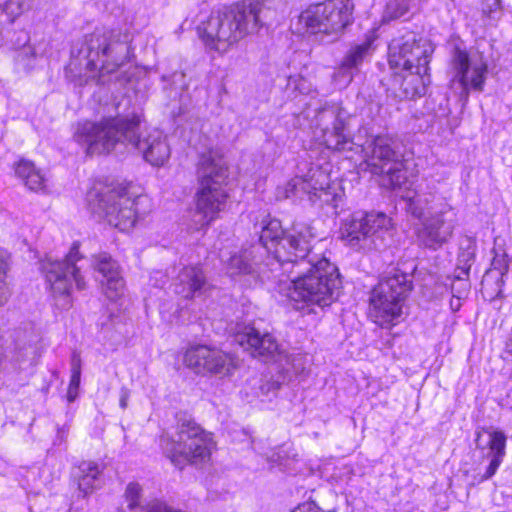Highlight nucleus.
<instances>
[{"label": "nucleus", "instance_id": "obj_34", "mask_svg": "<svg viewBox=\"0 0 512 512\" xmlns=\"http://www.w3.org/2000/svg\"><path fill=\"white\" fill-rule=\"evenodd\" d=\"M142 488L138 483H129L125 491V499L128 503V508L134 510L140 505Z\"/></svg>", "mask_w": 512, "mask_h": 512}, {"label": "nucleus", "instance_id": "obj_10", "mask_svg": "<svg viewBox=\"0 0 512 512\" xmlns=\"http://www.w3.org/2000/svg\"><path fill=\"white\" fill-rule=\"evenodd\" d=\"M365 162L371 173L380 175V183L387 189H401L407 183L402 155L397 142L388 135H377L362 146Z\"/></svg>", "mask_w": 512, "mask_h": 512}, {"label": "nucleus", "instance_id": "obj_45", "mask_svg": "<svg viewBox=\"0 0 512 512\" xmlns=\"http://www.w3.org/2000/svg\"><path fill=\"white\" fill-rule=\"evenodd\" d=\"M462 282H468V277L467 276H464V279L463 280H459L457 279L455 276H454V282L452 284L455 285V287L458 289V290H461V283Z\"/></svg>", "mask_w": 512, "mask_h": 512}, {"label": "nucleus", "instance_id": "obj_9", "mask_svg": "<svg viewBox=\"0 0 512 512\" xmlns=\"http://www.w3.org/2000/svg\"><path fill=\"white\" fill-rule=\"evenodd\" d=\"M161 445L171 462L182 467L186 463L198 465L209 461L214 442L210 433L183 417L178 420L176 439L162 437Z\"/></svg>", "mask_w": 512, "mask_h": 512}, {"label": "nucleus", "instance_id": "obj_39", "mask_svg": "<svg viewBox=\"0 0 512 512\" xmlns=\"http://www.w3.org/2000/svg\"><path fill=\"white\" fill-rule=\"evenodd\" d=\"M36 170L34 163L28 160H20L15 166V173L23 182Z\"/></svg>", "mask_w": 512, "mask_h": 512}, {"label": "nucleus", "instance_id": "obj_1", "mask_svg": "<svg viewBox=\"0 0 512 512\" xmlns=\"http://www.w3.org/2000/svg\"><path fill=\"white\" fill-rule=\"evenodd\" d=\"M140 119L137 116L107 117L98 123H79L74 133L75 140L87 146L88 154L109 153L117 145L131 146L142 153L153 166L163 165L170 157V146L159 131L151 132L146 138L139 136Z\"/></svg>", "mask_w": 512, "mask_h": 512}, {"label": "nucleus", "instance_id": "obj_4", "mask_svg": "<svg viewBox=\"0 0 512 512\" xmlns=\"http://www.w3.org/2000/svg\"><path fill=\"white\" fill-rule=\"evenodd\" d=\"M200 188L197 192L195 221L200 228L208 226L226 207L228 171L221 158L211 152L201 155L197 169Z\"/></svg>", "mask_w": 512, "mask_h": 512}, {"label": "nucleus", "instance_id": "obj_20", "mask_svg": "<svg viewBox=\"0 0 512 512\" xmlns=\"http://www.w3.org/2000/svg\"><path fill=\"white\" fill-rule=\"evenodd\" d=\"M94 268L102 275L100 282L106 297L111 300L120 297L125 284L118 263L109 254L103 252L94 256Z\"/></svg>", "mask_w": 512, "mask_h": 512}, {"label": "nucleus", "instance_id": "obj_17", "mask_svg": "<svg viewBox=\"0 0 512 512\" xmlns=\"http://www.w3.org/2000/svg\"><path fill=\"white\" fill-rule=\"evenodd\" d=\"M322 42L339 40L345 28L352 23L351 0H325L322 2Z\"/></svg>", "mask_w": 512, "mask_h": 512}, {"label": "nucleus", "instance_id": "obj_21", "mask_svg": "<svg viewBox=\"0 0 512 512\" xmlns=\"http://www.w3.org/2000/svg\"><path fill=\"white\" fill-rule=\"evenodd\" d=\"M508 268L507 254L495 252L490 268L485 272L481 281V292L485 299L495 303L497 299L504 297L502 287Z\"/></svg>", "mask_w": 512, "mask_h": 512}, {"label": "nucleus", "instance_id": "obj_29", "mask_svg": "<svg viewBox=\"0 0 512 512\" xmlns=\"http://www.w3.org/2000/svg\"><path fill=\"white\" fill-rule=\"evenodd\" d=\"M99 474V467L94 462H82L79 465L76 476L78 478V488L84 496L97 487Z\"/></svg>", "mask_w": 512, "mask_h": 512}, {"label": "nucleus", "instance_id": "obj_44", "mask_svg": "<svg viewBox=\"0 0 512 512\" xmlns=\"http://www.w3.org/2000/svg\"><path fill=\"white\" fill-rule=\"evenodd\" d=\"M78 389L77 387H72V386H68V391H67V399L69 402H73L77 395H78Z\"/></svg>", "mask_w": 512, "mask_h": 512}, {"label": "nucleus", "instance_id": "obj_2", "mask_svg": "<svg viewBox=\"0 0 512 512\" xmlns=\"http://www.w3.org/2000/svg\"><path fill=\"white\" fill-rule=\"evenodd\" d=\"M388 63L403 74L394 76L399 98L413 99L426 93L430 84L429 63L434 52L432 43L414 32L394 38L389 44Z\"/></svg>", "mask_w": 512, "mask_h": 512}, {"label": "nucleus", "instance_id": "obj_36", "mask_svg": "<svg viewBox=\"0 0 512 512\" xmlns=\"http://www.w3.org/2000/svg\"><path fill=\"white\" fill-rule=\"evenodd\" d=\"M81 379V358L79 353L73 352L71 358V377L69 386L79 388Z\"/></svg>", "mask_w": 512, "mask_h": 512}, {"label": "nucleus", "instance_id": "obj_23", "mask_svg": "<svg viewBox=\"0 0 512 512\" xmlns=\"http://www.w3.org/2000/svg\"><path fill=\"white\" fill-rule=\"evenodd\" d=\"M258 249H260V247H251L250 249H245L239 253L231 255L226 264L227 272L231 276L256 274L258 276L262 275L263 278L266 277L267 279H275L273 275H266L268 272H270L271 266H265V263L259 264L255 260L256 250Z\"/></svg>", "mask_w": 512, "mask_h": 512}, {"label": "nucleus", "instance_id": "obj_31", "mask_svg": "<svg viewBox=\"0 0 512 512\" xmlns=\"http://www.w3.org/2000/svg\"><path fill=\"white\" fill-rule=\"evenodd\" d=\"M410 0H388L382 19L384 22L404 18L410 13Z\"/></svg>", "mask_w": 512, "mask_h": 512}, {"label": "nucleus", "instance_id": "obj_38", "mask_svg": "<svg viewBox=\"0 0 512 512\" xmlns=\"http://www.w3.org/2000/svg\"><path fill=\"white\" fill-rule=\"evenodd\" d=\"M45 177L42 172L37 169L34 173H32L28 179H26L23 183L32 191L44 190L45 188Z\"/></svg>", "mask_w": 512, "mask_h": 512}, {"label": "nucleus", "instance_id": "obj_3", "mask_svg": "<svg viewBox=\"0 0 512 512\" xmlns=\"http://www.w3.org/2000/svg\"><path fill=\"white\" fill-rule=\"evenodd\" d=\"M261 12L260 3H236L213 12L200 34L205 46L220 54L228 52L240 40L259 31Z\"/></svg>", "mask_w": 512, "mask_h": 512}, {"label": "nucleus", "instance_id": "obj_18", "mask_svg": "<svg viewBox=\"0 0 512 512\" xmlns=\"http://www.w3.org/2000/svg\"><path fill=\"white\" fill-rule=\"evenodd\" d=\"M475 443L476 447L479 449L489 448L487 454L490 460L489 464L484 473H479L475 477V480L481 483L490 479L502 463L503 457L505 456L506 436L502 431L483 429L477 432Z\"/></svg>", "mask_w": 512, "mask_h": 512}, {"label": "nucleus", "instance_id": "obj_5", "mask_svg": "<svg viewBox=\"0 0 512 512\" xmlns=\"http://www.w3.org/2000/svg\"><path fill=\"white\" fill-rule=\"evenodd\" d=\"M90 71L100 76L117 72L132 56L131 37L119 29H96L84 39L79 51Z\"/></svg>", "mask_w": 512, "mask_h": 512}, {"label": "nucleus", "instance_id": "obj_16", "mask_svg": "<svg viewBox=\"0 0 512 512\" xmlns=\"http://www.w3.org/2000/svg\"><path fill=\"white\" fill-rule=\"evenodd\" d=\"M184 362L195 373L202 375H227L235 366L229 354L206 345L189 348L184 355Z\"/></svg>", "mask_w": 512, "mask_h": 512}, {"label": "nucleus", "instance_id": "obj_25", "mask_svg": "<svg viewBox=\"0 0 512 512\" xmlns=\"http://www.w3.org/2000/svg\"><path fill=\"white\" fill-rule=\"evenodd\" d=\"M318 181L314 180L313 176L310 178H294L290 180L285 186L278 187L276 190L277 200L288 199L296 194L298 189L308 195L309 200L315 203L318 199L317 187Z\"/></svg>", "mask_w": 512, "mask_h": 512}, {"label": "nucleus", "instance_id": "obj_7", "mask_svg": "<svg viewBox=\"0 0 512 512\" xmlns=\"http://www.w3.org/2000/svg\"><path fill=\"white\" fill-rule=\"evenodd\" d=\"M411 289L410 275L398 270L389 273L370 292L368 317L382 328L396 325Z\"/></svg>", "mask_w": 512, "mask_h": 512}, {"label": "nucleus", "instance_id": "obj_43", "mask_svg": "<svg viewBox=\"0 0 512 512\" xmlns=\"http://www.w3.org/2000/svg\"><path fill=\"white\" fill-rule=\"evenodd\" d=\"M130 397L129 390L127 388H121L119 405L122 409H126L128 406V400Z\"/></svg>", "mask_w": 512, "mask_h": 512}, {"label": "nucleus", "instance_id": "obj_19", "mask_svg": "<svg viewBox=\"0 0 512 512\" xmlns=\"http://www.w3.org/2000/svg\"><path fill=\"white\" fill-rule=\"evenodd\" d=\"M172 287L175 294L184 299H192L207 293L211 285L201 267L185 266L174 279Z\"/></svg>", "mask_w": 512, "mask_h": 512}, {"label": "nucleus", "instance_id": "obj_32", "mask_svg": "<svg viewBox=\"0 0 512 512\" xmlns=\"http://www.w3.org/2000/svg\"><path fill=\"white\" fill-rule=\"evenodd\" d=\"M343 196L344 192L341 183L338 181H333L326 188L322 187V201L335 210L334 214H338L337 209L340 203L343 202Z\"/></svg>", "mask_w": 512, "mask_h": 512}, {"label": "nucleus", "instance_id": "obj_41", "mask_svg": "<svg viewBox=\"0 0 512 512\" xmlns=\"http://www.w3.org/2000/svg\"><path fill=\"white\" fill-rule=\"evenodd\" d=\"M501 9V0H484L483 12L489 17Z\"/></svg>", "mask_w": 512, "mask_h": 512}, {"label": "nucleus", "instance_id": "obj_37", "mask_svg": "<svg viewBox=\"0 0 512 512\" xmlns=\"http://www.w3.org/2000/svg\"><path fill=\"white\" fill-rule=\"evenodd\" d=\"M470 290L469 282L461 283V290H458L454 284L451 285L452 296L454 299L451 300L450 305L454 311L459 310L461 303L460 300L465 298Z\"/></svg>", "mask_w": 512, "mask_h": 512}, {"label": "nucleus", "instance_id": "obj_30", "mask_svg": "<svg viewBox=\"0 0 512 512\" xmlns=\"http://www.w3.org/2000/svg\"><path fill=\"white\" fill-rule=\"evenodd\" d=\"M403 198L407 201V210L416 218H422L424 215V211L429 209V203L434 199V195L432 194H419L414 193L413 195H409V193Z\"/></svg>", "mask_w": 512, "mask_h": 512}, {"label": "nucleus", "instance_id": "obj_26", "mask_svg": "<svg viewBox=\"0 0 512 512\" xmlns=\"http://www.w3.org/2000/svg\"><path fill=\"white\" fill-rule=\"evenodd\" d=\"M322 143L328 149L333 150H352L353 142L349 135L345 134V124L342 120L337 119L332 132L324 131L322 133Z\"/></svg>", "mask_w": 512, "mask_h": 512}, {"label": "nucleus", "instance_id": "obj_35", "mask_svg": "<svg viewBox=\"0 0 512 512\" xmlns=\"http://www.w3.org/2000/svg\"><path fill=\"white\" fill-rule=\"evenodd\" d=\"M6 270V257L4 252L0 251V305H3L10 295L9 288L5 282Z\"/></svg>", "mask_w": 512, "mask_h": 512}, {"label": "nucleus", "instance_id": "obj_6", "mask_svg": "<svg viewBox=\"0 0 512 512\" xmlns=\"http://www.w3.org/2000/svg\"><path fill=\"white\" fill-rule=\"evenodd\" d=\"M259 241L267 251L273 249V255L267 256L265 266H271L270 273L274 278L279 276L280 270L288 272V267L303 260L311 249L307 237L301 232L285 233L279 220L268 217L262 221Z\"/></svg>", "mask_w": 512, "mask_h": 512}, {"label": "nucleus", "instance_id": "obj_33", "mask_svg": "<svg viewBox=\"0 0 512 512\" xmlns=\"http://www.w3.org/2000/svg\"><path fill=\"white\" fill-rule=\"evenodd\" d=\"M457 261L455 277L463 280L464 276H469V271L474 261V253L469 250L463 251L459 254Z\"/></svg>", "mask_w": 512, "mask_h": 512}, {"label": "nucleus", "instance_id": "obj_15", "mask_svg": "<svg viewBox=\"0 0 512 512\" xmlns=\"http://www.w3.org/2000/svg\"><path fill=\"white\" fill-rule=\"evenodd\" d=\"M455 226L456 214L445 203L434 214L422 219L415 230L417 241L426 248L436 250L449 241Z\"/></svg>", "mask_w": 512, "mask_h": 512}, {"label": "nucleus", "instance_id": "obj_28", "mask_svg": "<svg viewBox=\"0 0 512 512\" xmlns=\"http://www.w3.org/2000/svg\"><path fill=\"white\" fill-rule=\"evenodd\" d=\"M370 48L371 42L367 40L362 44L352 47L344 57L341 63L340 72L347 76L348 81L352 80L351 70L357 69L358 66L362 64L363 60L368 55Z\"/></svg>", "mask_w": 512, "mask_h": 512}, {"label": "nucleus", "instance_id": "obj_11", "mask_svg": "<svg viewBox=\"0 0 512 512\" xmlns=\"http://www.w3.org/2000/svg\"><path fill=\"white\" fill-rule=\"evenodd\" d=\"M393 230L391 219L384 213H357L345 224L343 237L358 249L382 250L390 244Z\"/></svg>", "mask_w": 512, "mask_h": 512}, {"label": "nucleus", "instance_id": "obj_27", "mask_svg": "<svg viewBox=\"0 0 512 512\" xmlns=\"http://www.w3.org/2000/svg\"><path fill=\"white\" fill-rule=\"evenodd\" d=\"M296 32L302 35H315L320 29V5L312 4L302 11L296 23Z\"/></svg>", "mask_w": 512, "mask_h": 512}, {"label": "nucleus", "instance_id": "obj_42", "mask_svg": "<svg viewBox=\"0 0 512 512\" xmlns=\"http://www.w3.org/2000/svg\"><path fill=\"white\" fill-rule=\"evenodd\" d=\"M292 512H320V508L315 500H308L299 504Z\"/></svg>", "mask_w": 512, "mask_h": 512}, {"label": "nucleus", "instance_id": "obj_8", "mask_svg": "<svg viewBox=\"0 0 512 512\" xmlns=\"http://www.w3.org/2000/svg\"><path fill=\"white\" fill-rule=\"evenodd\" d=\"M87 200L91 211L104 218L109 225L120 231H129L137 222L139 206L146 202L145 196L131 197L122 188L109 186L92 189Z\"/></svg>", "mask_w": 512, "mask_h": 512}, {"label": "nucleus", "instance_id": "obj_40", "mask_svg": "<svg viewBox=\"0 0 512 512\" xmlns=\"http://www.w3.org/2000/svg\"><path fill=\"white\" fill-rule=\"evenodd\" d=\"M0 8L8 16L10 23H13L21 14V5L17 1L8 0L0 5Z\"/></svg>", "mask_w": 512, "mask_h": 512}, {"label": "nucleus", "instance_id": "obj_13", "mask_svg": "<svg viewBox=\"0 0 512 512\" xmlns=\"http://www.w3.org/2000/svg\"><path fill=\"white\" fill-rule=\"evenodd\" d=\"M452 67L455 72L452 83L459 85L461 97L467 100L470 91H483L488 65L481 54H469L456 48L452 58Z\"/></svg>", "mask_w": 512, "mask_h": 512}, {"label": "nucleus", "instance_id": "obj_22", "mask_svg": "<svg viewBox=\"0 0 512 512\" xmlns=\"http://www.w3.org/2000/svg\"><path fill=\"white\" fill-rule=\"evenodd\" d=\"M235 341L255 357H270L279 349L276 339L271 334H262L251 326H246L242 331L237 332Z\"/></svg>", "mask_w": 512, "mask_h": 512}, {"label": "nucleus", "instance_id": "obj_24", "mask_svg": "<svg viewBox=\"0 0 512 512\" xmlns=\"http://www.w3.org/2000/svg\"><path fill=\"white\" fill-rule=\"evenodd\" d=\"M342 279L337 266L322 256V307L336 301L341 294Z\"/></svg>", "mask_w": 512, "mask_h": 512}, {"label": "nucleus", "instance_id": "obj_14", "mask_svg": "<svg viewBox=\"0 0 512 512\" xmlns=\"http://www.w3.org/2000/svg\"><path fill=\"white\" fill-rule=\"evenodd\" d=\"M278 291L285 296L294 309L309 312L314 310L313 305L320 303V273L318 262L312 265L308 274L298 277L296 280L279 279L277 281Z\"/></svg>", "mask_w": 512, "mask_h": 512}, {"label": "nucleus", "instance_id": "obj_46", "mask_svg": "<svg viewBox=\"0 0 512 512\" xmlns=\"http://www.w3.org/2000/svg\"><path fill=\"white\" fill-rule=\"evenodd\" d=\"M173 77L174 78H180V79H183L185 77V74L183 72H180V73H174L173 74Z\"/></svg>", "mask_w": 512, "mask_h": 512}, {"label": "nucleus", "instance_id": "obj_12", "mask_svg": "<svg viewBox=\"0 0 512 512\" xmlns=\"http://www.w3.org/2000/svg\"><path fill=\"white\" fill-rule=\"evenodd\" d=\"M82 261L79 245L74 243L63 260L47 261L43 264L46 281L54 295H70L73 285L78 290L85 289L86 282L80 264Z\"/></svg>", "mask_w": 512, "mask_h": 512}]
</instances>
